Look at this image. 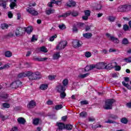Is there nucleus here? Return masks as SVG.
<instances>
[{
    "label": "nucleus",
    "mask_w": 131,
    "mask_h": 131,
    "mask_svg": "<svg viewBox=\"0 0 131 131\" xmlns=\"http://www.w3.org/2000/svg\"><path fill=\"white\" fill-rule=\"evenodd\" d=\"M28 77H29V80H36V79H40L41 78V75L38 72L33 73L28 71Z\"/></svg>",
    "instance_id": "obj_1"
},
{
    "label": "nucleus",
    "mask_w": 131,
    "mask_h": 131,
    "mask_svg": "<svg viewBox=\"0 0 131 131\" xmlns=\"http://www.w3.org/2000/svg\"><path fill=\"white\" fill-rule=\"evenodd\" d=\"M114 103V100L108 99L105 101V104L104 105L103 108L106 110L112 109V104Z\"/></svg>",
    "instance_id": "obj_2"
},
{
    "label": "nucleus",
    "mask_w": 131,
    "mask_h": 131,
    "mask_svg": "<svg viewBox=\"0 0 131 131\" xmlns=\"http://www.w3.org/2000/svg\"><path fill=\"white\" fill-rule=\"evenodd\" d=\"M25 34V31H24V28L21 27H18L16 29L15 31V35L16 36H22Z\"/></svg>",
    "instance_id": "obj_3"
},
{
    "label": "nucleus",
    "mask_w": 131,
    "mask_h": 131,
    "mask_svg": "<svg viewBox=\"0 0 131 131\" xmlns=\"http://www.w3.org/2000/svg\"><path fill=\"white\" fill-rule=\"evenodd\" d=\"M67 41H61L60 42L57 46L56 50L60 51V50H63L65 49V47L67 46Z\"/></svg>",
    "instance_id": "obj_4"
},
{
    "label": "nucleus",
    "mask_w": 131,
    "mask_h": 131,
    "mask_svg": "<svg viewBox=\"0 0 131 131\" xmlns=\"http://www.w3.org/2000/svg\"><path fill=\"white\" fill-rule=\"evenodd\" d=\"M21 85H22V82L21 81H15L10 84V88H12V89H17V88L21 86Z\"/></svg>",
    "instance_id": "obj_5"
},
{
    "label": "nucleus",
    "mask_w": 131,
    "mask_h": 131,
    "mask_svg": "<svg viewBox=\"0 0 131 131\" xmlns=\"http://www.w3.org/2000/svg\"><path fill=\"white\" fill-rule=\"evenodd\" d=\"M130 10V5H122L118 8L119 12H125V11H129Z\"/></svg>",
    "instance_id": "obj_6"
},
{
    "label": "nucleus",
    "mask_w": 131,
    "mask_h": 131,
    "mask_svg": "<svg viewBox=\"0 0 131 131\" xmlns=\"http://www.w3.org/2000/svg\"><path fill=\"white\" fill-rule=\"evenodd\" d=\"M1 101H3V102H9L11 99L9 98V95L7 94H3L0 96Z\"/></svg>",
    "instance_id": "obj_7"
},
{
    "label": "nucleus",
    "mask_w": 131,
    "mask_h": 131,
    "mask_svg": "<svg viewBox=\"0 0 131 131\" xmlns=\"http://www.w3.org/2000/svg\"><path fill=\"white\" fill-rule=\"evenodd\" d=\"M55 90L58 93H62V92L66 91V88L62 84H59L56 86Z\"/></svg>",
    "instance_id": "obj_8"
},
{
    "label": "nucleus",
    "mask_w": 131,
    "mask_h": 131,
    "mask_svg": "<svg viewBox=\"0 0 131 131\" xmlns=\"http://www.w3.org/2000/svg\"><path fill=\"white\" fill-rule=\"evenodd\" d=\"M106 35L107 37L110 38V40H112V41L114 42L115 43H119V40L114 36H111V35L109 33H106Z\"/></svg>",
    "instance_id": "obj_9"
},
{
    "label": "nucleus",
    "mask_w": 131,
    "mask_h": 131,
    "mask_svg": "<svg viewBox=\"0 0 131 131\" xmlns=\"http://www.w3.org/2000/svg\"><path fill=\"white\" fill-rule=\"evenodd\" d=\"M106 63L100 62L97 64H94V68L96 69H105Z\"/></svg>",
    "instance_id": "obj_10"
},
{
    "label": "nucleus",
    "mask_w": 131,
    "mask_h": 131,
    "mask_svg": "<svg viewBox=\"0 0 131 131\" xmlns=\"http://www.w3.org/2000/svg\"><path fill=\"white\" fill-rule=\"evenodd\" d=\"M116 65H117V62H112L108 64L105 63V69H107V70H111V69L114 68Z\"/></svg>",
    "instance_id": "obj_11"
},
{
    "label": "nucleus",
    "mask_w": 131,
    "mask_h": 131,
    "mask_svg": "<svg viewBox=\"0 0 131 131\" xmlns=\"http://www.w3.org/2000/svg\"><path fill=\"white\" fill-rule=\"evenodd\" d=\"M26 10L28 13H29V14H31V15H33L34 16H36L38 14L37 11L33 10V9L31 8L28 7Z\"/></svg>",
    "instance_id": "obj_12"
},
{
    "label": "nucleus",
    "mask_w": 131,
    "mask_h": 131,
    "mask_svg": "<svg viewBox=\"0 0 131 131\" xmlns=\"http://www.w3.org/2000/svg\"><path fill=\"white\" fill-rule=\"evenodd\" d=\"M58 128L56 131H61L66 128L65 124L61 122L57 123Z\"/></svg>",
    "instance_id": "obj_13"
},
{
    "label": "nucleus",
    "mask_w": 131,
    "mask_h": 131,
    "mask_svg": "<svg viewBox=\"0 0 131 131\" xmlns=\"http://www.w3.org/2000/svg\"><path fill=\"white\" fill-rule=\"evenodd\" d=\"M82 45V42L78 40H75L73 41V46L74 48H79Z\"/></svg>",
    "instance_id": "obj_14"
},
{
    "label": "nucleus",
    "mask_w": 131,
    "mask_h": 131,
    "mask_svg": "<svg viewBox=\"0 0 131 131\" xmlns=\"http://www.w3.org/2000/svg\"><path fill=\"white\" fill-rule=\"evenodd\" d=\"M11 2V4H10V7L11 10H13L15 7L17 6V0H10Z\"/></svg>",
    "instance_id": "obj_15"
},
{
    "label": "nucleus",
    "mask_w": 131,
    "mask_h": 131,
    "mask_svg": "<svg viewBox=\"0 0 131 131\" xmlns=\"http://www.w3.org/2000/svg\"><path fill=\"white\" fill-rule=\"evenodd\" d=\"M24 29L25 33L27 32L28 34H30V33H31V32H32L33 30V28H32V27H28L27 28H24Z\"/></svg>",
    "instance_id": "obj_16"
},
{
    "label": "nucleus",
    "mask_w": 131,
    "mask_h": 131,
    "mask_svg": "<svg viewBox=\"0 0 131 131\" xmlns=\"http://www.w3.org/2000/svg\"><path fill=\"white\" fill-rule=\"evenodd\" d=\"M36 105V103L34 101L31 100L27 105L28 108H34Z\"/></svg>",
    "instance_id": "obj_17"
},
{
    "label": "nucleus",
    "mask_w": 131,
    "mask_h": 131,
    "mask_svg": "<svg viewBox=\"0 0 131 131\" xmlns=\"http://www.w3.org/2000/svg\"><path fill=\"white\" fill-rule=\"evenodd\" d=\"M33 60H34L35 61H39L40 62H42L43 61H47V60H48V58H39L38 57H34L33 58Z\"/></svg>",
    "instance_id": "obj_18"
},
{
    "label": "nucleus",
    "mask_w": 131,
    "mask_h": 131,
    "mask_svg": "<svg viewBox=\"0 0 131 131\" xmlns=\"http://www.w3.org/2000/svg\"><path fill=\"white\" fill-rule=\"evenodd\" d=\"M75 5H76V3L73 1H69L67 3V6L69 7V8H71V7H75Z\"/></svg>",
    "instance_id": "obj_19"
},
{
    "label": "nucleus",
    "mask_w": 131,
    "mask_h": 131,
    "mask_svg": "<svg viewBox=\"0 0 131 131\" xmlns=\"http://www.w3.org/2000/svg\"><path fill=\"white\" fill-rule=\"evenodd\" d=\"M95 69V64H92L90 66H87L85 67L84 70L85 72L90 71V70H93Z\"/></svg>",
    "instance_id": "obj_20"
},
{
    "label": "nucleus",
    "mask_w": 131,
    "mask_h": 131,
    "mask_svg": "<svg viewBox=\"0 0 131 131\" xmlns=\"http://www.w3.org/2000/svg\"><path fill=\"white\" fill-rule=\"evenodd\" d=\"M28 77V71L24 73H20L18 75V78H22V77Z\"/></svg>",
    "instance_id": "obj_21"
},
{
    "label": "nucleus",
    "mask_w": 131,
    "mask_h": 131,
    "mask_svg": "<svg viewBox=\"0 0 131 131\" xmlns=\"http://www.w3.org/2000/svg\"><path fill=\"white\" fill-rule=\"evenodd\" d=\"M17 122L19 124H25L26 120L24 118L19 117L17 119Z\"/></svg>",
    "instance_id": "obj_22"
},
{
    "label": "nucleus",
    "mask_w": 131,
    "mask_h": 131,
    "mask_svg": "<svg viewBox=\"0 0 131 131\" xmlns=\"http://www.w3.org/2000/svg\"><path fill=\"white\" fill-rule=\"evenodd\" d=\"M71 15V11H68V12L63 14L62 15H59L58 18H61L62 17L63 18H66V17H68V16H70Z\"/></svg>",
    "instance_id": "obj_23"
},
{
    "label": "nucleus",
    "mask_w": 131,
    "mask_h": 131,
    "mask_svg": "<svg viewBox=\"0 0 131 131\" xmlns=\"http://www.w3.org/2000/svg\"><path fill=\"white\" fill-rule=\"evenodd\" d=\"M46 13L47 15H51V14H54V13H55V9L50 8L49 9L46 10Z\"/></svg>",
    "instance_id": "obj_24"
},
{
    "label": "nucleus",
    "mask_w": 131,
    "mask_h": 131,
    "mask_svg": "<svg viewBox=\"0 0 131 131\" xmlns=\"http://www.w3.org/2000/svg\"><path fill=\"white\" fill-rule=\"evenodd\" d=\"M62 85L66 89L67 88V85H68V84L69 83V80H68V79H64L62 81Z\"/></svg>",
    "instance_id": "obj_25"
},
{
    "label": "nucleus",
    "mask_w": 131,
    "mask_h": 131,
    "mask_svg": "<svg viewBox=\"0 0 131 131\" xmlns=\"http://www.w3.org/2000/svg\"><path fill=\"white\" fill-rule=\"evenodd\" d=\"M49 88V85L48 84H42L40 86V90H42V91H46Z\"/></svg>",
    "instance_id": "obj_26"
},
{
    "label": "nucleus",
    "mask_w": 131,
    "mask_h": 131,
    "mask_svg": "<svg viewBox=\"0 0 131 131\" xmlns=\"http://www.w3.org/2000/svg\"><path fill=\"white\" fill-rule=\"evenodd\" d=\"M53 59L54 60H58L59 58H60V53L59 52H56L54 54L53 56Z\"/></svg>",
    "instance_id": "obj_27"
},
{
    "label": "nucleus",
    "mask_w": 131,
    "mask_h": 131,
    "mask_svg": "<svg viewBox=\"0 0 131 131\" xmlns=\"http://www.w3.org/2000/svg\"><path fill=\"white\" fill-rule=\"evenodd\" d=\"M10 63H7L6 64H5L4 66L0 67V70H3L4 69H9V68H10Z\"/></svg>",
    "instance_id": "obj_28"
},
{
    "label": "nucleus",
    "mask_w": 131,
    "mask_h": 131,
    "mask_svg": "<svg viewBox=\"0 0 131 131\" xmlns=\"http://www.w3.org/2000/svg\"><path fill=\"white\" fill-rule=\"evenodd\" d=\"M105 123H110V124H111V123H116V122L115 121H113L111 119H110V118H109V117L107 119V120H105Z\"/></svg>",
    "instance_id": "obj_29"
},
{
    "label": "nucleus",
    "mask_w": 131,
    "mask_h": 131,
    "mask_svg": "<svg viewBox=\"0 0 131 131\" xmlns=\"http://www.w3.org/2000/svg\"><path fill=\"white\" fill-rule=\"evenodd\" d=\"M89 73L84 74H80L78 76V78H85V77H87V76H89Z\"/></svg>",
    "instance_id": "obj_30"
},
{
    "label": "nucleus",
    "mask_w": 131,
    "mask_h": 131,
    "mask_svg": "<svg viewBox=\"0 0 131 131\" xmlns=\"http://www.w3.org/2000/svg\"><path fill=\"white\" fill-rule=\"evenodd\" d=\"M92 34L91 33L83 34V36L85 38H91V37H92Z\"/></svg>",
    "instance_id": "obj_31"
},
{
    "label": "nucleus",
    "mask_w": 131,
    "mask_h": 131,
    "mask_svg": "<svg viewBox=\"0 0 131 131\" xmlns=\"http://www.w3.org/2000/svg\"><path fill=\"white\" fill-rule=\"evenodd\" d=\"M60 94V99H65V97H66V93L65 91H62V92H59Z\"/></svg>",
    "instance_id": "obj_32"
},
{
    "label": "nucleus",
    "mask_w": 131,
    "mask_h": 131,
    "mask_svg": "<svg viewBox=\"0 0 131 131\" xmlns=\"http://www.w3.org/2000/svg\"><path fill=\"white\" fill-rule=\"evenodd\" d=\"M122 83L123 85H124V86H125V88H127L128 90H131V86L129 85V84H128V83H126L124 81L122 82Z\"/></svg>",
    "instance_id": "obj_33"
},
{
    "label": "nucleus",
    "mask_w": 131,
    "mask_h": 131,
    "mask_svg": "<svg viewBox=\"0 0 131 131\" xmlns=\"http://www.w3.org/2000/svg\"><path fill=\"white\" fill-rule=\"evenodd\" d=\"M66 128L68 130H71V129L73 128V126L71 124H67L66 125Z\"/></svg>",
    "instance_id": "obj_34"
},
{
    "label": "nucleus",
    "mask_w": 131,
    "mask_h": 131,
    "mask_svg": "<svg viewBox=\"0 0 131 131\" xmlns=\"http://www.w3.org/2000/svg\"><path fill=\"white\" fill-rule=\"evenodd\" d=\"M38 122H39V119L36 118L33 120V123L34 125H37V124H38Z\"/></svg>",
    "instance_id": "obj_35"
},
{
    "label": "nucleus",
    "mask_w": 131,
    "mask_h": 131,
    "mask_svg": "<svg viewBox=\"0 0 131 131\" xmlns=\"http://www.w3.org/2000/svg\"><path fill=\"white\" fill-rule=\"evenodd\" d=\"M9 26L7 24H3L1 25L2 29H7Z\"/></svg>",
    "instance_id": "obj_36"
},
{
    "label": "nucleus",
    "mask_w": 131,
    "mask_h": 131,
    "mask_svg": "<svg viewBox=\"0 0 131 131\" xmlns=\"http://www.w3.org/2000/svg\"><path fill=\"white\" fill-rule=\"evenodd\" d=\"M5 55L8 58H9L10 57H12V52H11L10 51H7L5 52Z\"/></svg>",
    "instance_id": "obj_37"
},
{
    "label": "nucleus",
    "mask_w": 131,
    "mask_h": 131,
    "mask_svg": "<svg viewBox=\"0 0 131 131\" xmlns=\"http://www.w3.org/2000/svg\"><path fill=\"white\" fill-rule=\"evenodd\" d=\"M122 43L123 45H128V40L126 38L123 39Z\"/></svg>",
    "instance_id": "obj_38"
},
{
    "label": "nucleus",
    "mask_w": 131,
    "mask_h": 131,
    "mask_svg": "<svg viewBox=\"0 0 131 131\" xmlns=\"http://www.w3.org/2000/svg\"><path fill=\"white\" fill-rule=\"evenodd\" d=\"M56 78V75H49L48 76V79L49 80H54Z\"/></svg>",
    "instance_id": "obj_39"
},
{
    "label": "nucleus",
    "mask_w": 131,
    "mask_h": 131,
    "mask_svg": "<svg viewBox=\"0 0 131 131\" xmlns=\"http://www.w3.org/2000/svg\"><path fill=\"white\" fill-rule=\"evenodd\" d=\"M58 27L60 30H64V29H66V27L64 24H61L58 26Z\"/></svg>",
    "instance_id": "obj_40"
},
{
    "label": "nucleus",
    "mask_w": 131,
    "mask_h": 131,
    "mask_svg": "<svg viewBox=\"0 0 131 131\" xmlns=\"http://www.w3.org/2000/svg\"><path fill=\"white\" fill-rule=\"evenodd\" d=\"M40 51L41 52H43V53H48V49L45 46L41 47Z\"/></svg>",
    "instance_id": "obj_41"
},
{
    "label": "nucleus",
    "mask_w": 131,
    "mask_h": 131,
    "mask_svg": "<svg viewBox=\"0 0 131 131\" xmlns=\"http://www.w3.org/2000/svg\"><path fill=\"white\" fill-rule=\"evenodd\" d=\"M85 57L86 58H90V57H92V53L90 52H86L85 53Z\"/></svg>",
    "instance_id": "obj_42"
},
{
    "label": "nucleus",
    "mask_w": 131,
    "mask_h": 131,
    "mask_svg": "<svg viewBox=\"0 0 131 131\" xmlns=\"http://www.w3.org/2000/svg\"><path fill=\"white\" fill-rule=\"evenodd\" d=\"M53 4H55V0H51V2L48 3V6L50 8H53Z\"/></svg>",
    "instance_id": "obj_43"
},
{
    "label": "nucleus",
    "mask_w": 131,
    "mask_h": 131,
    "mask_svg": "<svg viewBox=\"0 0 131 131\" xmlns=\"http://www.w3.org/2000/svg\"><path fill=\"white\" fill-rule=\"evenodd\" d=\"M3 107L6 108H10V104L8 103H3Z\"/></svg>",
    "instance_id": "obj_44"
},
{
    "label": "nucleus",
    "mask_w": 131,
    "mask_h": 131,
    "mask_svg": "<svg viewBox=\"0 0 131 131\" xmlns=\"http://www.w3.org/2000/svg\"><path fill=\"white\" fill-rule=\"evenodd\" d=\"M121 122H122V123H124L125 124H126V123H127V119L125 118H123L121 120Z\"/></svg>",
    "instance_id": "obj_45"
},
{
    "label": "nucleus",
    "mask_w": 131,
    "mask_h": 131,
    "mask_svg": "<svg viewBox=\"0 0 131 131\" xmlns=\"http://www.w3.org/2000/svg\"><path fill=\"white\" fill-rule=\"evenodd\" d=\"M81 105H88L89 104V101L87 100H82L80 101Z\"/></svg>",
    "instance_id": "obj_46"
},
{
    "label": "nucleus",
    "mask_w": 131,
    "mask_h": 131,
    "mask_svg": "<svg viewBox=\"0 0 131 131\" xmlns=\"http://www.w3.org/2000/svg\"><path fill=\"white\" fill-rule=\"evenodd\" d=\"M109 118H112V119H117L118 118V117L117 116L114 115H111L108 116Z\"/></svg>",
    "instance_id": "obj_47"
},
{
    "label": "nucleus",
    "mask_w": 131,
    "mask_h": 131,
    "mask_svg": "<svg viewBox=\"0 0 131 131\" xmlns=\"http://www.w3.org/2000/svg\"><path fill=\"white\" fill-rule=\"evenodd\" d=\"M55 38H57V35H54L50 37V41H54Z\"/></svg>",
    "instance_id": "obj_48"
},
{
    "label": "nucleus",
    "mask_w": 131,
    "mask_h": 131,
    "mask_svg": "<svg viewBox=\"0 0 131 131\" xmlns=\"http://www.w3.org/2000/svg\"><path fill=\"white\" fill-rule=\"evenodd\" d=\"M63 108V105H57L55 106L56 110H60V109H62Z\"/></svg>",
    "instance_id": "obj_49"
},
{
    "label": "nucleus",
    "mask_w": 131,
    "mask_h": 131,
    "mask_svg": "<svg viewBox=\"0 0 131 131\" xmlns=\"http://www.w3.org/2000/svg\"><path fill=\"white\" fill-rule=\"evenodd\" d=\"M108 21L110 22H114V20H115V17L113 16H110L108 18Z\"/></svg>",
    "instance_id": "obj_50"
},
{
    "label": "nucleus",
    "mask_w": 131,
    "mask_h": 131,
    "mask_svg": "<svg viewBox=\"0 0 131 131\" xmlns=\"http://www.w3.org/2000/svg\"><path fill=\"white\" fill-rule=\"evenodd\" d=\"M115 70L116 71H120V70H121V67L119 66H117V64H116V66H115Z\"/></svg>",
    "instance_id": "obj_51"
},
{
    "label": "nucleus",
    "mask_w": 131,
    "mask_h": 131,
    "mask_svg": "<svg viewBox=\"0 0 131 131\" xmlns=\"http://www.w3.org/2000/svg\"><path fill=\"white\" fill-rule=\"evenodd\" d=\"M84 13L85 16H87L88 17H90V16H91V11H90L89 10L85 11Z\"/></svg>",
    "instance_id": "obj_52"
},
{
    "label": "nucleus",
    "mask_w": 131,
    "mask_h": 131,
    "mask_svg": "<svg viewBox=\"0 0 131 131\" xmlns=\"http://www.w3.org/2000/svg\"><path fill=\"white\" fill-rule=\"evenodd\" d=\"M86 115H87L86 113L84 112H82L80 114V116H81V117H85Z\"/></svg>",
    "instance_id": "obj_53"
},
{
    "label": "nucleus",
    "mask_w": 131,
    "mask_h": 131,
    "mask_svg": "<svg viewBox=\"0 0 131 131\" xmlns=\"http://www.w3.org/2000/svg\"><path fill=\"white\" fill-rule=\"evenodd\" d=\"M8 16L9 19H12V18H13V13H12V12L11 11L8 12Z\"/></svg>",
    "instance_id": "obj_54"
},
{
    "label": "nucleus",
    "mask_w": 131,
    "mask_h": 131,
    "mask_svg": "<svg viewBox=\"0 0 131 131\" xmlns=\"http://www.w3.org/2000/svg\"><path fill=\"white\" fill-rule=\"evenodd\" d=\"M124 60L127 63H130L131 62V57H128L127 58L124 59Z\"/></svg>",
    "instance_id": "obj_55"
},
{
    "label": "nucleus",
    "mask_w": 131,
    "mask_h": 131,
    "mask_svg": "<svg viewBox=\"0 0 131 131\" xmlns=\"http://www.w3.org/2000/svg\"><path fill=\"white\" fill-rule=\"evenodd\" d=\"M1 6L3 7V8H6V7H7V4L6 3V1L1 2Z\"/></svg>",
    "instance_id": "obj_56"
},
{
    "label": "nucleus",
    "mask_w": 131,
    "mask_h": 131,
    "mask_svg": "<svg viewBox=\"0 0 131 131\" xmlns=\"http://www.w3.org/2000/svg\"><path fill=\"white\" fill-rule=\"evenodd\" d=\"M128 28H129V27L128 25H124L123 26V29L125 31H127V30H128Z\"/></svg>",
    "instance_id": "obj_57"
},
{
    "label": "nucleus",
    "mask_w": 131,
    "mask_h": 131,
    "mask_svg": "<svg viewBox=\"0 0 131 131\" xmlns=\"http://www.w3.org/2000/svg\"><path fill=\"white\" fill-rule=\"evenodd\" d=\"M36 40H37V38H35V35H33L32 39L31 40V41L32 42L36 41Z\"/></svg>",
    "instance_id": "obj_58"
},
{
    "label": "nucleus",
    "mask_w": 131,
    "mask_h": 131,
    "mask_svg": "<svg viewBox=\"0 0 131 131\" xmlns=\"http://www.w3.org/2000/svg\"><path fill=\"white\" fill-rule=\"evenodd\" d=\"M54 4H55L57 6H61V5L62 4V2H61V1H55Z\"/></svg>",
    "instance_id": "obj_59"
},
{
    "label": "nucleus",
    "mask_w": 131,
    "mask_h": 131,
    "mask_svg": "<svg viewBox=\"0 0 131 131\" xmlns=\"http://www.w3.org/2000/svg\"><path fill=\"white\" fill-rule=\"evenodd\" d=\"M10 131H18V127L15 126L11 128Z\"/></svg>",
    "instance_id": "obj_60"
},
{
    "label": "nucleus",
    "mask_w": 131,
    "mask_h": 131,
    "mask_svg": "<svg viewBox=\"0 0 131 131\" xmlns=\"http://www.w3.org/2000/svg\"><path fill=\"white\" fill-rule=\"evenodd\" d=\"M47 105H52L53 104V101L51 100H48L47 102Z\"/></svg>",
    "instance_id": "obj_61"
},
{
    "label": "nucleus",
    "mask_w": 131,
    "mask_h": 131,
    "mask_svg": "<svg viewBox=\"0 0 131 131\" xmlns=\"http://www.w3.org/2000/svg\"><path fill=\"white\" fill-rule=\"evenodd\" d=\"M82 19L83 20H88V19H89V16L87 15H84L82 16Z\"/></svg>",
    "instance_id": "obj_62"
},
{
    "label": "nucleus",
    "mask_w": 131,
    "mask_h": 131,
    "mask_svg": "<svg viewBox=\"0 0 131 131\" xmlns=\"http://www.w3.org/2000/svg\"><path fill=\"white\" fill-rule=\"evenodd\" d=\"M73 31L74 32H77V28H76V27H75V26H74V27H73Z\"/></svg>",
    "instance_id": "obj_63"
},
{
    "label": "nucleus",
    "mask_w": 131,
    "mask_h": 131,
    "mask_svg": "<svg viewBox=\"0 0 131 131\" xmlns=\"http://www.w3.org/2000/svg\"><path fill=\"white\" fill-rule=\"evenodd\" d=\"M102 9V6L101 5H97V8H96V10H100Z\"/></svg>",
    "instance_id": "obj_64"
}]
</instances>
